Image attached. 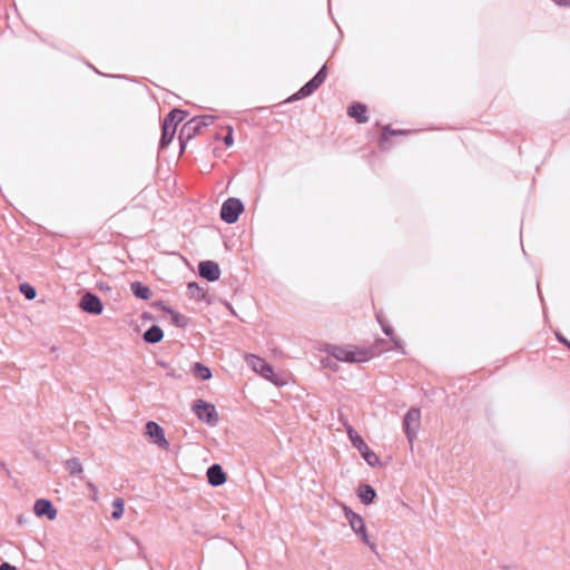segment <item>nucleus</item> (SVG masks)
Returning a JSON list of instances; mask_svg holds the SVG:
<instances>
[{
    "label": "nucleus",
    "instance_id": "nucleus-1",
    "mask_svg": "<svg viewBox=\"0 0 570 570\" xmlns=\"http://www.w3.org/2000/svg\"><path fill=\"white\" fill-rule=\"evenodd\" d=\"M325 352L328 356L345 363H364L372 357V353L367 348L356 347L352 345L340 346L327 344Z\"/></svg>",
    "mask_w": 570,
    "mask_h": 570
},
{
    "label": "nucleus",
    "instance_id": "nucleus-2",
    "mask_svg": "<svg viewBox=\"0 0 570 570\" xmlns=\"http://www.w3.org/2000/svg\"><path fill=\"white\" fill-rule=\"evenodd\" d=\"M347 438L351 444L357 449L362 459L371 466L375 468L381 465V460L377 454L366 444L362 435L351 425L346 428Z\"/></svg>",
    "mask_w": 570,
    "mask_h": 570
},
{
    "label": "nucleus",
    "instance_id": "nucleus-3",
    "mask_svg": "<svg viewBox=\"0 0 570 570\" xmlns=\"http://www.w3.org/2000/svg\"><path fill=\"white\" fill-rule=\"evenodd\" d=\"M344 517L348 521V524L353 532L366 544L372 551H375V543L371 540L365 521L362 515L354 512L352 508L343 504Z\"/></svg>",
    "mask_w": 570,
    "mask_h": 570
},
{
    "label": "nucleus",
    "instance_id": "nucleus-4",
    "mask_svg": "<svg viewBox=\"0 0 570 570\" xmlns=\"http://www.w3.org/2000/svg\"><path fill=\"white\" fill-rule=\"evenodd\" d=\"M328 75L327 65L324 63L318 71L305 82L295 94H293L288 101H296L313 95L326 80Z\"/></svg>",
    "mask_w": 570,
    "mask_h": 570
},
{
    "label": "nucleus",
    "instance_id": "nucleus-5",
    "mask_svg": "<svg viewBox=\"0 0 570 570\" xmlns=\"http://www.w3.org/2000/svg\"><path fill=\"white\" fill-rule=\"evenodd\" d=\"M246 361L252 370L259 374L262 377L277 386L283 385V381L278 377L274 371V367L265 358L255 354H248L246 356Z\"/></svg>",
    "mask_w": 570,
    "mask_h": 570
},
{
    "label": "nucleus",
    "instance_id": "nucleus-6",
    "mask_svg": "<svg viewBox=\"0 0 570 570\" xmlns=\"http://www.w3.org/2000/svg\"><path fill=\"white\" fill-rule=\"evenodd\" d=\"M191 411L199 421L207 425L216 426L218 424L219 415L213 403L197 399L191 404Z\"/></svg>",
    "mask_w": 570,
    "mask_h": 570
},
{
    "label": "nucleus",
    "instance_id": "nucleus-7",
    "mask_svg": "<svg viewBox=\"0 0 570 570\" xmlns=\"http://www.w3.org/2000/svg\"><path fill=\"white\" fill-rule=\"evenodd\" d=\"M244 210V203L239 198L228 197L222 204L219 217L226 224H235Z\"/></svg>",
    "mask_w": 570,
    "mask_h": 570
},
{
    "label": "nucleus",
    "instance_id": "nucleus-8",
    "mask_svg": "<svg viewBox=\"0 0 570 570\" xmlns=\"http://www.w3.org/2000/svg\"><path fill=\"white\" fill-rule=\"evenodd\" d=\"M420 419L421 411L417 407H411L404 414L402 428L406 439L411 444L413 443L414 439L417 435V431L420 428Z\"/></svg>",
    "mask_w": 570,
    "mask_h": 570
},
{
    "label": "nucleus",
    "instance_id": "nucleus-9",
    "mask_svg": "<svg viewBox=\"0 0 570 570\" xmlns=\"http://www.w3.org/2000/svg\"><path fill=\"white\" fill-rule=\"evenodd\" d=\"M79 307L90 315H100L104 311L101 298L90 291H86L82 294L79 302Z\"/></svg>",
    "mask_w": 570,
    "mask_h": 570
},
{
    "label": "nucleus",
    "instance_id": "nucleus-10",
    "mask_svg": "<svg viewBox=\"0 0 570 570\" xmlns=\"http://www.w3.org/2000/svg\"><path fill=\"white\" fill-rule=\"evenodd\" d=\"M202 130L203 127L199 124V120H197L195 117H193L183 125L178 135L181 153L185 151L187 142L194 137H196Z\"/></svg>",
    "mask_w": 570,
    "mask_h": 570
},
{
    "label": "nucleus",
    "instance_id": "nucleus-11",
    "mask_svg": "<svg viewBox=\"0 0 570 570\" xmlns=\"http://www.w3.org/2000/svg\"><path fill=\"white\" fill-rule=\"evenodd\" d=\"M145 433L153 444L167 449L169 442L166 439L164 428L155 421H148L145 425Z\"/></svg>",
    "mask_w": 570,
    "mask_h": 570
},
{
    "label": "nucleus",
    "instance_id": "nucleus-12",
    "mask_svg": "<svg viewBox=\"0 0 570 570\" xmlns=\"http://www.w3.org/2000/svg\"><path fill=\"white\" fill-rule=\"evenodd\" d=\"M197 268L199 276L208 282H216L222 275L220 267L215 261H200Z\"/></svg>",
    "mask_w": 570,
    "mask_h": 570
},
{
    "label": "nucleus",
    "instance_id": "nucleus-13",
    "mask_svg": "<svg viewBox=\"0 0 570 570\" xmlns=\"http://www.w3.org/2000/svg\"><path fill=\"white\" fill-rule=\"evenodd\" d=\"M33 513L38 518H47L49 521H53L58 511L49 499L40 498L33 503Z\"/></svg>",
    "mask_w": 570,
    "mask_h": 570
},
{
    "label": "nucleus",
    "instance_id": "nucleus-14",
    "mask_svg": "<svg viewBox=\"0 0 570 570\" xmlns=\"http://www.w3.org/2000/svg\"><path fill=\"white\" fill-rule=\"evenodd\" d=\"M206 476L212 487H220L227 481V474L218 463H214L207 468Z\"/></svg>",
    "mask_w": 570,
    "mask_h": 570
},
{
    "label": "nucleus",
    "instance_id": "nucleus-15",
    "mask_svg": "<svg viewBox=\"0 0 570 570\" xmlns=\"http://www.w3.org/2000/svg\"><path fill=\"white\" fill-rule=\"evenodd\" d=\"M347 115L356 122L365 124L368 120V108L363 102L354 101L347 107Z\"/></svg>",
    "mask_w": 570,
    "mask_h": 570
},
{
    "label": "nucleus",
    "instance_id": "nucleus-16",
    "mask_svg": "<svg viewBox=\"0 0 570 570\" xmlns=\"http://www.w3.org/2000/svg\"><path fill=\"white\" fill-rule=\"evenodd\" d=\"M407 131L406 130H403V129H393L390 125L385 126L382 134L380 135L379 139H377V144H379V147L381 150H389L391 145H390V139L394 136H403V135H406Z\"/></svg>",
    "mask_w": 570,
    "mask_h": 570
},
{
    "label": "nucleus",
    "instance_id": "nucleus-17",
    "mask_svg": "<svg viewBox=\"0 0 570 570\" xmlns=\"http://www.w3.org/2000/svg\"><path fill=\"white\" fill-rule=\"evenodd\" d=\"M188 116V111L180 108H173L164 118L163 126H167L168 128H175L177 130V126L183 122Z\"/></svg>",
    "mask_w": 570,
    "mask_h": 570
},
{
    "label": "nucleus",
    "instance_id": "nucleus-18",
    "mask_svg": "<svg viewBox=\"0 0 570 570\" xmlns=\"http://www.w3.org/2000/svg\"><path fill=\"white\" fill-rule=\"evenodd\" d=\"M356 494L364 505L372 504L377 497L376 490L368 483L360 484Z\"/></svg>",
    "mask_w": 570,
    "mask_h": 570
},
{
    "label": "nucleus",
    "instance_id": "nucleus-19",
    "mask_svg": "<svg viewBox=\"0 0 570 570\" xmlns=\"http://www.w3.org/2000/svg\"><path fill=\"white\" fill-rule=\"evenodd\" d=\"M130 291L136 298L141 299V301H148L154 295L151 288L140 281L131 282Z\"/></svg>",
    "mask_w": 570,
    "mask_h": 570
},
{
    "label": "nucleus",
    "instance_id": "nucleus-20",
    "mask_svg": "<svg viewBox=\"0 0 570 570\" xmlns=\"http://www.w3.org/2000/svg\"><path fill=\"white\" fill-rule=\"evenodd\" d=\"M163 338L164 331L157 324H153L151 326H149L142 334V340L148 344H157L161 342Z\"/></svg>",
    "mask_w": 570,
    "mask_h": 570
},
{
    "label": "nucleus",
    "instance_id": "nucleus-21",
    "mask_svg": "<svg viewBox=\"0 0 570 570\" xmlns=\"http://www.w3.org/2000/svg\"><path fill=\"white\" fill-rule=\"evenodd\" d=\"M187 291L190 298L198 302H207V292L199 286L196 282H189L187 284Z\"/></svg>",
    "mask_w": 570,
    "mask_h": 570
},
{
    "label": "nucleus",
    "instance_id": "nucleus-22",
    "mask_svg": "<svg viewBox=\"0 0 570 570\" xmlns=\"http://www.w3.org/2000/svg\"><path fill=\"white\" fill-rule=\"evenodd\" d=\"M191 373L195 377L202 380V381H208L212 379L213 374H212V370L205 365L204 363L202 362H195L193 365H191Z\"/></svg>",
    "mask_w": 570,
    "mask_h": 570
},
{
    "label": "nucleus",
    "instance_id": "nucleus-23",
    "mask_svg": "<svg viewBox=\"0 0 570 570\" xmlns=\"http://www.w3.org/2000/svg\"><path fill=\"white\" fill-rule=\"evenodd\" d=\"M175 134H176L175 128L173 129V128H168V125L167 126L161 125V136H160V139L158 142V148L160 150L166 149L171 144V141L175 137Z\"/></svg>",
    "mask_w": 570,
    "mask_h": 570
},
{
    "label": "nucleus",
    "instance_id": "nucleus-24",
    "mask_svg": "<svg viewBox=\"0 0 570 570\" xmlns=\"http://www.w3.org/2000/svg\"><path fill=\"white\" fill-rule=\"evenodd\" d=\"M170 318H171V323L176 326V327H179V328H185L188 323H189V318L183 314H180L179 312H177L176 309L173 308V311L170 312L169 314Z\"/></svg>",
    "mask_w": 570,
    "mask_h": 570
},
{
    "label": "nucleus",
    "instance_id": "nucleus-25",
    "mask_svg": "<svg viewBox=\"0 0 570 570\" xmlns=\"http://www.w3.org/2000/svg\"><path fill=\"white\" fill-rule=\"evenodd\" d=\"M125 512V502L121 498H116L112 501V511H111V518L114 520H119Z\"/></svg>",
    "mask_w": 570,
    "mask_h": 570
},
{
    "label": "nucleus",
    "instance_id": "nucleus-26",
    "mask_svg": "<svg viewBox=\"0 0 570 570\" xmlns=\"http://www.w3.org/2000/svg\"><path fill=\"white\" fill-rule=\"evenodd\" d=\"M19 291L28 301H32L37 296L36 287L27 282L20 283Z\"/></svg>",
    "mask_w": 570,
    "mask_h": 570
},
{
    "label": "nucleus",
    "instance_id": "nucleus-27",
    "mask_svg": "<svg viewBox=\"0 0 570 570\" xmlns=\"http://www.w3.org/2000/svg\"><path fill=\"white\" fill-rule=\"evenodd\" d=\"M66 469L71 475H78L82 472V464L78 458H71L67 460Z\"/></svg>",
    "mask_w": 570,
    "mask_h": 570
},
{
    "label": "nucleus",
    "instance_id": "nucleus-28",
    "mask_svg": "<svg viewBox=\"0 0 570 570\" xmlns=\"http://www.w3.org/2000/svg\"><path fill=\"white\" fill-rule=\"evenodd\" d=\"M376 318H377V322L380 323L381 325V328H382V332L387 336V337H392V335H394V328L392 325L387 324L386 322L383 321L381 314H377L376 315Z\"/></svg>",
    "mask_w": 570,
    "mask_h": 570
},
{
    "label": "nucleus",
    "instance_id": "nucleus-29",
    "mask_svg": "<svg viewBox=\"0 0 570 570\" xmlns=\"http://www.w3.org/2000/svg\"><path fill=\"white\" fill-rule=\"evenodd\" d=\"M153 307L158 309V311H161V312H164V313H166L168 315L173 311V307H170L165 301H161V299L155 301L153 303Z\"/></svg>",
    "mask_w": 570,
    "mask_h": 570
},
{
    "label": "nucleus",
    "instance_id": "nucleus-30",
    "mask_svg": "<svg viewBox=\"0 0 570 570\" xmlns=\"http://www.w3.org/2000/svg\"><path fill=\"white\" fill-rule=\"evenodd\" d=\"M195 118L197 120H199V124L202 125V127L205 128V127H208L209 125H212L214 122V120L216 119V116H213V115H202V116H196Z\"/></svg>",
    "mask_w": 570,
    "mask_h": 570
},
{
    "label": "nucleus",
    "instance_id": "nucleus-31",
    "mask_svg": "<svg viewBox=\"0 0 570 570\" xmlns=\"http://www.w3.org/2000/svg\"><path fill=\"white\" fill-rule=\"evenodd\" d=\"M227 134L223 137V142L226 147H230L234 144V129L230 125L226 127Z\"/></svg>",
    "mask_w": 570,
    "mask_h": 570
},
{
    "label": "nucleus",
    "instance_id": "nucleus-32",
    "mask_svg": "<svg viewBox=\"0 0 570 570\" xmlns=\"http://www.w3.org/2000/svg\"><path fill=\"white\" fill-rule=\"evenodd\" d=\"M390 340L393 343L395 351H397L402 354H405L404 345L400 337L395 336V334H394V335H392V337H390Z\"/></svg>",
    "mask_w": 570,
    "mask_h": 570
},
{
    "label": "nucleus",
    "instance_id": "nucleus-33",
    "mask_svg": "<svg viewBox=\"0 0 570 570\" xmlns=\"http://www.w3.org/2000/svg\"><path fill=\"white\" fill-rule=\"evenodd\" d=\"M556 340L567 348L570 346V341L559 331L556 330L554 332Z\"/></svg>",
    "mask_w": 570,
    "mask_h": 570
},
{
    "label": "nucleus",
    "instance_id": "nucleus-34",
    "mask_svg": "<svg viewBox=\"0 0 570 570\" xmlns=\"http://www.w3.org/2000/svg\"><path fill=\"white\" fill-rule=\"evenodd\" d=\"M321 364L324 367H330L332 371H337L338 366L335 362H333L330 357H325L321 361Z\"/></svg>",
    "mask_w": 570,
    "mask_h": 570
},
{
    "label": "nucleus",
    "instance_id": "nucleus-35",
    "mask_svg": "<svg viewBox=\"0 0 570 570\" xmlns=\"http://www.w3.org/2000/svg\"><path fill=\"white\" fill-rule=\"evenodd\" d=\"M2 570H17V567L2 560Z\"/></svg>",
    "mask_w": 570,
    "mask_h": 570
},
{
    "label": "nucleus",
    "instance_id": "nucleus-36",
    "mask_svg": "<svg viewBox=\"0 0 570 570\" xmlns=\"http://www.w3.org/2000/svg\"><path fill=\"white\" fill-rule=\"evenodd\" d=\"M26 522H27V519L24 518V515H23V514L18 515V518H17V523H18V524L22 525V524H24Z\"/></svg>",
    "mask_w": 570,
    "mask_h": 570
},
{
    "label": "nucleus",
    "instance_id": "nucleus-37",
    "mask_svg": "<svg viewBox=\"0 0 570 570\" xmlns=\"http://www.w3.org/2000/svg\"><path fill=\"white\" fill-rule=\"evenodd\" d=\"M168 376H171V377H178V375H176L175 371L171 370L167 373Z\"/></svg>",
    "mask_w": 570,
    "mask_h": 570
},
{
    "label": "nucleus",
    "instance_id": "nucleus-38",
    "mask_svg": "<svg viewBox=\"0 0 570 570\" xmlns=\"http://www.w3.org/2000/svg\"><path fill=\"white\" fill-rule=\"evenodd\" d=\"M537 286H538V291H540V288H539V282H537ZM539 296H540V299H541V301H543V296H542L541 292H539Z\"/></svg>",
    "mask_w": 570,
    "mask_h": 570
},
{
    "label": "nucleus",
    "instance_id": "nucleus-39",
    "mask_svg": "<svg viewBox=\"0 0 570 570\" xmlns=\"http://www.w3.org/2000/svg\"><path fill=\"white\" fill-rule=\"evenodd\" d=\"M159 365H160L161 367H167V364H166L165 362H160V363H159Z\"/></svg>",
    "mask_w": 570,
    "mask_h": 570
},
{
    "label": "nucleus",
    "instance_id": "nucleus-40",
    "mask_svg": "<svg viewBox=\"0 0 570 570\" xmlns=\"http://www.w3.org/2000/svg\"><path fill=\"white\" fill-rule=\"evenodd\" d=\"M90 68L94 69V71L98 72L97 68H95L94 66L89 65Z\"/></svg>",
    "mask_w": 570,
    "mask_h": 570
}]
</instances>
